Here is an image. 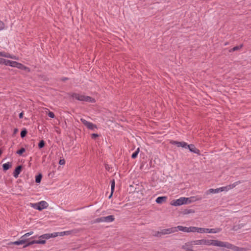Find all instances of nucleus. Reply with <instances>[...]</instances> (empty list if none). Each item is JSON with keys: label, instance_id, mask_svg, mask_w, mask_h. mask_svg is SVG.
I'll use <instances>...</instances> for the list:
<instances>
[{"label": "nucleus", "instance_id": "obj_1", "mask_svg": "<svg viewBox=\"0 0 251 251\" xmlns=\"http://www.w3.org/2000/svg\"><path fill=\"white\" fill-rule=\"evenodd\" d=\"M174 145H176L178 147H181L185 149L188 148L190 151L198 155L201 154L200 150L196 148L193 144L188 145L185 142H177L174 141Z\"/></svg>", "mask_w": 251, "mask_h": 251}, {"label": "nucleus", "instance_id": "obj_2", "mask_svg": "<svg viewBox=\"0 0 251 251\" xmlns=\"http://www.w3.org/2000/svg\"><path fill=\"white\" fill-rule=\"evenodd\" d=\"M51 238V235H50V233H46L43 235H41L39 237V240H32L27 244L23 246V248H25L27 247H28L30 245H32L34 244H45L46 243V240L49 239Z\"/></svg>", "mask_w": 251, "mask_h": 251}, {"label": "nucleus", "instance_id": "obj_3", "mask_svg": "<svg viewBox=\"0 0 251 251\" xmlns=\"http://www.w3.org/2000/svg\"><path fill=\"white\" fill-rule=\"evenodd\" d=\"M71 97L79 101H86L91 103H94L96 102L95 99L91 97L84 96L76 93H72L71 94Z\"/></svg>", "mask_w": 251, "mask_h": 251}, {"label": "nucleus", "instance_id": "obj_4", "mask_svg": "<svg viewBox=\"0 0 251 251\" xmlns=\"http://www.w3.org/2000/svg\"><path fill=\"white\" fill-rule=\"evenodd\" d=\"M32 206L38 210H42L48 206V203L45 201H41L39 202L32 203Z\"/></svg>", "mask_w": 251, "mask_h": 251}, {"label": "nucleus", "instance_id": "obj_5", "mask_svg": "<svg viewBox=\"0 0 251 251\" xmlns=\"http://www.w3.org/2000/svg\"><path fill=\"white\" fill-rule=\"evenodd\" d=\"M173 232V228L161 229L160 231H155L153 235L156 237H161L163 235L170 234Z\"/></svg>", "mask_w": 251, "mask_h": 251}, {"label": "nucleus", "instance_id": "obj_6", "mask_svg": "<svg viewBox=\"0 0 251 251\" xmlns=\"http://www.w3.org/2000/svg\"><path fill=\"white\" fill-rule=\"evenodd\" d=\"M36 237H32L30 238L29 239H23L21 238V237L20 238V239L18 241H15L12 243V244L15 245H20L24 244V246L27 244L28 243L30 242L31 241H29L30 239H33L35 238Z\"/></svg>", "mask_w": 251, "mask_h": 251}, {"label": "nucleus", "instance_id": "obj_7", "mask_svg": "<svg viewBox=\"0 0 251 251\" xmlns=\"http://www.w3.org/2000/svg\"><path fill=\"white\" fill-rule=\"evenodd\" d=\"M80 121L83 123V124L87 126V127L89 129L93 130L94 128H97V126L96 125H94L84 119H81Z\"/></svg>", "mask_w": 251, "mask_h": 251}, {"label": "nucleus", "instance_id": "obj_8", "mask_svg": "<svg viewBox=\"0 0 251 251\" xmlns=\"http://www.w3.org/2000/svg\"><path fill=\"white\" fill-rule=\"evenodd\" d=\"M226 188H223V187L217 188V189H210L206 192V194L208 195L209 194L218 193L220 192L225 191Z\"/></svg>", "mask_w": 251, "mask_h": 251}, {"label": "nucleus", "instance_id": "obj_9", "mask_svg": "<svg viewBox=\"0 0 251 251\" xmlns=\"http://www.w3.org/2000/svg\"><path fill=\"white\" fill-rule=\"evenodd\" d=\"M185 198L181 197L179 199L176 200V201H174V206H179L186 203Z\"/></svg>", "mask_w": 251, "mask_h": 251}, {"label": "nucleus", "instance_id": "obj_10", "mask_svg": "<svg viewBox=\"0 0 251 251\" xmlns=\"http://www.w3.org/2000/svg\"><path fill=\"white\" fill-rule=\"evenodd\" d=\"M203 242L204 245L218 246V240L203 239Z\"/></svg>", "mask_w": 251, "mask_h": 251}, {"label": "nucleus", "instance_id": "obj_11", "mask_svg": "<svg viewBox=\"0 0 251 251\" xmlns=\"http://www.w3.org/2000/svg\"><path fill=\"white\" fill-rule=\"evenodd\" d=\"M218 247H225L227 249H231L233 247V245L228 242L218 241Z\"/></svg>", "mask_w": 251, "mask_h": 251}, {"label": "nucleus", "instance_id": "obj_12", "mask_svg": "<svg viewBox=\"0 0 251 251\" xmlns=\"http://www.w3.org/2000/svg\"><path fill=\"white\" fill-rule=\"evenodd\" d=\"M22 165H20L17 166L13 173V175L14 177H15V178H17L19 176V175L20 174V173L22 172Z\"/></svg>", "mask_w": 251, "mask_h": 251}, {"label": "nucleus", "instance_id": "obj_13", "mask_svg": "<svg viewBox=\"0 0 251 251\" xmlns=\"http://www.w3.org/2000/svg\"><path fill=\"white\" fill-rule=\"evenodd\" d=\"M188 227L185 226H178L176 227H174V232H177L178 230L185 232H188Z\"/></svg>", "mask_w": 251, "mask_h": 251}, {"label": "nucleus", "instance_id": "obj_14", "mask_svg": "<svg viewBox=\"0 0 251 251\" xmlns=\"http://www.w3.org/2000/svg\"><path fill=\"white\" fill-rule=\"evenodd\" d=\"M16 68H17L21 70H25L27 72H29L30 71V69L28 67H27L25 66L23 64L19 62H17V65L16 66Z\"/></svg>", "mask_w": 251, "mask_h": 251}, {"label": "nucleus", "instance_id": "obj_15", "mask_svg": "<svg viewBox=\"0 0 251 251\" xmlns=\"http://www.w3.org/2000/svg\"><path fill=\"white\" fill-rule=\"evenodd\" d=\"M241 183V181H238L234 182L232 184H230V185H227L226 186L223 187V188H226V190H225V191H227L228 190L235 187L237 185H238L239 184H240Z\"/></svg>", "mask_w": 251, "mask_h": 251}, {"label": "nucleus", "instance_id": "obj_16", "mask_svg": "<svg viewBox=\"0 0 251 251\" xmlns=\"http://www.w3.org/2000/svg\"><path fill=\"white\" fill-rule=\"evenodd\" d=\"M167 199V197L165 196H162V197H159L156 198L155 201L158 204H161L163 202H165Z\"/></svg>", "mask_w": 251, "mask_h": 251}, {"label": "nucleus", "instance_id": "obj_17", "mask_svg": "<svg viewBox=\"0 0 251 251\" xmlns=\"http://www.w3.org/2000/svg\"><path fill=\"white\" fill-rule=\"evenodd\" d=\"M104 222H112L114 221L115 218L113 215H109L106 217H103Z\"/></svg>", "mask_w": 251, "mask_h": 251}, {"label": "nucleus", "instance_id": "obj_18", "mask_svg": "<svg viewBox=\"0 0 251 251\" xmlns=\"http://www.w3.org/2000/svg\"><path fill=\"white\" fill-rule=\"evenodd\" d=\"M12 167V163L11 162H7L6 163H4L2 165V169L3 171L6 172L10 168Z\"/></svg>", "mask_w": 251, "mask_h": 251}, {"label": "nucleus", "instance_id": "obj_19", "mask_svg": "<svg viewBox=\"0 0 251 251\" xmlns=\"http://www.w3.org/2000/svg\"><path fill=\"white\" fill-rule=\"evenodd\" d=\"M192 245H191V242L190 243H186L184 246H183V249L186 251H192Z\"/></svg>", "mask_w": 251, "mask_h": 251}, {"label": "nucleus", "instance_id": "obj_20", "mask_svg": "<svg viewBox=\"0 0 251 251\" xmlns=\"http://www.w3.org/2000/svg\"><path fill=\"white\" fill-rule=\"evenodd\" d=\"M185 199H187V200H186L185 204H189L192 202H194L197 200H200L199 199H196L195 197H191L190 198H185Z\"/></svg>", "mask_w": 251, "mask_h": 251}, {"label": "nucleus", "instance_id": "obj_21", "mask_svg": "<svg viewBox=\"0 0 251 251\" xmlns=\"http://www.w3.org/2000/svg\"><path fill=\"white\" fill-rule=\"evenodd\" d=\"M203 243V239L192 241L191 245H202Z\"/></svg>", "mask_w": 251, "mask_h": 251}, {"label": "nucleus", "instance_id": "obj_22", "mask_svg": "<svg viewBox=\"0 0 251 251\" xmlns=\"http://www.w3.org/2000/svg\"><path fill=\"white\" fill-rule=\"evenodd\" d=\"M0 56L5 57L6 58H13V57L8 52H6L4 51L0 52Z\"/></svg>", "mask_w": 251, "mask_h": 251}, {"label": "nucleus", "instance_id": "obj_23", "mask_svg": "<svg viewBox=\"0 0 251 251\" xmlns=\"http://www.w3.org/2000/svg\"><path fill=\"white\" fill-rule=\"evenodd\" d=\"M195 211L192 209H185L182 211V213L184 215L190 213H194Z\"/></svg>", "mask_w": 251, "mask_h": 251}, {"label": "nucleus", "instance_id": "obj_24", "mask_svg": "<svg viewBox=\"0 0 251 251\" xmlns=\"http://www.w3.org/2000/svg\"><path fill=\"white\" fill-rule=\"evenodd\" d=\"M199 227L196 226H190L188 227V232H198Z\"/></svg>", "mask_w": 251, "mask_h": 251}, {"label": "nucleus", "instance_id": "obj_25", "mask_svg": "<svg viewBox=\"0 0 251 251\" xmlns=\"http://www.w3.org/2000/svg\"><path fill=\"white\" fill-rule=\"evenodd\" d=\"M42 178V175L41 173L38 174L37 176H35V182L37 183H39L41 181V179Z\"/></svg>", "mask_w": 251, "mask_h": 251}, {"label": "nucleus", "instance_id": "obj_26", "mask_svg": "<svg viewBox=\"0 0 251 251\" xmlns=\"http://www.w3.org/2000/svg\"><path fill=\"white\" fill-rule=\"evenodd\" d=\"M198 232L199 233H208L209 228L199 227L198 229Z\"/></svg>", "mask_w": 251, "mask_h": 251}, {"label": "nucleus", "instance_id": "obj_27", "mask_svg": "<svg viewBox=\"0 0 251 251\" xmlns=\"http://www.w3.org/2000/svg\"><path fill=\"white\" fill-rule=\"evenodd\" d=\"M73 232L72 230H69L66 231H63L59 232V236L69 235Z\"/></svg>", "mask_w": 251, "mask_h": 251}, {"label": "nucleus", "instance_id": "obj_28", "mask_svg": "<svg viewBox=\"0 0 251 251\" xmlns=\"http://www.w3.org/2000/svg\"><path fill=\"white\" fill-rule=\"evenodd\" d=\"M27 133V131L26 128H23L21 132V137L23 138L25 137Z\"/></svg>", "mask_w": 251, "mask_h": 251}, {"label": "nucleus", "instance_id": "obj_29", "mask_svg": "<svg viewBox=\"0 0 251 251\" xmlns=\"http://www.w3.org/2000/svg\"><path fill=\"white\" fill-rule=\"evenodd\" d=\"M243 47V45H241L239 46H235L233 47V48L231 49L229 51L230 52L235 51L236 50H239V49H241Z\"/></svg>", "mask_w": 251, "mask_h": 251}, {"label": "nucleus", "instance_id": "obj_30", "mask_svg": "<svg viewBox=\"0 0 251 251\" xmlns=\"http://www.w3.org/2000/svg\"><path fill=\"white\" fill-rule=\"evenodd\" d=\"M221 230V229L220 228H209V232L208 233H216L219 232Z\"/></svg>", "mask_w": 251, "mask_h": 251}, {"label": "nucleus", "instance_id": "obj_31", "mask_svg": "<svg viewBox=\"0 0 251 251\" xmlns=\"http://www.w3.org/2000/svg\"><path fill=\"white\" fill-rule=\"evenodd\" d=\"M139 151H140V149H139V148H138L136 150V151L134 152H133L132 153V154L131 155L132 158L135 159V158H136L137 157V155L139 153Z\"/></svg>", "mask_w": 251, "mask_h": 251}, {"label": "nucleus", "instance_id": "obj_32", "mask_svg": "<svg viewBox=\"0 0 251 251\" xmlns=\"http://www.w3.org/2000/svg\"><path fill=\"white\" fill-rule=\"evenodd\" d=\"M25 151L24 148H22L16 151V153L19 155H22L23 153Z\"/></svg>", "mask_w": 251, "mask_h": 251}, {"label": "nucleus", "instance_id": "obj_33", "mask_svg": "<svg viewBox=\"0 0 251 251\" xmlns=\"http://www.w3.org/2000/svg\"><path fill=\"white\" fill-rule=\"evenodd\" d=\"M45 142L43 140H41L38 144V148L41 149L45 147Z\"/></svg>", "mask_w": 251, "mask_h": 251}, {"label": "nucleus", "instance_id": "obj_34", "mask_svg": "<svg viewBox=\"0 0 251 251\" xmlns=\"http://www.w3.org/2000/svg\"><path fill=\"white\" fill-rule=\"evenodd\" d=\"M100 222H104L103 217L97 218L94 220V223H100Z\"/></svg>", "mask_w": 251, "mask_h": 251}, {"label": "nucleus", "instance_id": "obj_35", "mask_svg": "<svg viewBox=\"0 0 251 251\" xmlns=\"http://www.w3.org/2000/svg\"><path fill=\"white\" fill-rule=\"evenodd\" d=\"M231 250L234 251H243V248H240L238 247L235 246L233 245V247H232Z\"/></svg>", "mask_w": 251, "mask_h": 251}, {"label": "nucleus", "instance_id": "obj_36", "mask_svg": "<svg viewBox=\"0 0 251 251\" xmlns=\"http://www.w3.org/2000/svg\"><path fill=\"white\" fill-rule=\"evenodd\" d=\"M33 231H30L29 232H27L23 236H22L21 237V238H23V239H26L25 238L29 236L30 235H32L33 234Z\"/></svg>", "mask_w": 251, "mask_h": 251}, {"label": "nucleus", "instance_id": "obj_37", "mask_svg": "<svg viewBox=\"0 0 251 251\" xmlns=\"http://www.w3.org/2000/svg\"><path fill=\"white\" fill-rule=\"evenodd\" d=\"M17 62L14 61H11L10 60L9 64H8V66L16 67V66L17 65Z\"/></svg>", "mask_w": 251, "mask_h": 251}, {"label": "nucleus", "instance_id": "obj_38", "mask_svg": "<svg viewBox=\"0 0 251 251\" xmlns=\"http://www.w3.org/2000/svg\"><path fill=\"white\" fill-rule=\"evenodd\" d=\"M111 191L112 192H114V188H115V180L114 179H113L112 181H111Z\"/></svg>", "mask_w": 251, "mask_h": 251}, {"label": "nucleus", "instance_id": "obj_39", "mask_svg": "<svg viewBox=\"0 0 251 251\" xmlns=\"http://www.w3.org/2000/svg\"><path fill=\"white\" fill-rule=\"evenodd\" d=\"M48 116L51 118H54L55 117V115L54 113L51 111H49L48 113Z\"/></svg>", "mask_w": 251, "mask_h": 251}, {"label": "nucleus", "instance_id": "obj_40", "mask_svg": "<svg viewBox=\"0 0 251 251\" xmlns=\"http://www.w3.org/2000/svg\"><path fill=\"white\" fill-rule=\"evenodd\" d=\"M50 235H51V237H55L59 235V232H54L53 233H50Z\"/></svg>", "mask_w": 251, "mask_h": 251}, {"label": "nucleus", "instance_id": "obj_41", "mask_svg": "<svg viewBox=\"0 0 251 251\" xmlns=\"http://www.w3.org/2000/svg\"><path fill=\"white\" fill-rule=\"evenodd\" d=\"M10 60H6L4 59H3V63H2V65L4 64L6 66H8V64H9Z\"/></svg>", "mask_w": 251, "mask_h": 251}, {"label": "nucleus", "instance_id": "obj_42", "mask_svg": "<svg viewBox=\"0 0 251 251\" xmlns=\"http://www.w3.org/2000/svg\"><path fill=\"white\" fill-rule=\"evenodd\" d=\"M99 135L97 133H93L91 134V137L93 139H95L97 137H98Z\"/></svg>", "mask_w": 251, "mask_h": 251}, {"label": "nucleus", "instance_id": "obj_43", "mask_svg": "<svg viewBox=\"0 0 251 251\" xmlns=\"http://www.w3.org/2000/svg\"><path fill=\"white\" fill-rule=\"evenodd\" d=\"M59 164L61 165H63L65 164V160L64 159H61L59 161Z\"/></svg>", "mask_w": 251, "mask_h": 251}, {"label": "nucleus", "instance_id": "obj_44", "mask_svg": "<svg viewBox=\"0 0 251 251\" xmlns=\"http://www.w3.org/2000/svg\"><path fill=\"white\" fill-rule=\"evenodd\" d=\"M4 27V23L0 21V30H2Z\"/></svg>", "mask_w": 251, "mask_h": 251}, {"label": "nucleus", "instance_id": "obj_45", "mask_svg": "<svg viewBox=\"0 0 251 251\" xmlns=\"http://www.w3.org/2000/svg\"><path fill=\"white\" fill-rule=\"evenodd\" d=\"M60 79H61V81L64 82L66 80H68L69 78L68 77H62Z\"/></svg>", "mask_w": 251, "mask_h": 251}, {"label": "nucleus", "instance_id": "obj_46", "mask_svg": "<svg viewBox=\"0 0 251 251\" xmlns=\"http://www.w3.org/2000/svg\"><path fill=\"white\" fill-rule=\"evenodd\" d=\"M23 116H24V112H22L19 115V118L22 119L23 118Z\"/></svg>", "mask_w": 251, "mask_h": 251}, {"label": "nucleus", "instance_id": "obj_47", "mask_svg": "<svg viewBox=\"0 0 251 251\" xmlns=\"http://www.w3.org/2000/svg\"><path fill=\"white\" fill-rule=\"evenodd\" d=\"M18 131V129L17 128H15L14 129V131H13V134H15L17 133V132Z\"/></svg>", "mask_w": 251, "mask_h": 251}, {"label": "nucleus", "instance_id": "obj_48", "mask_svg": "<svg viewBox=\"0 0 251 251\" xmlns=\"http://www.w3.org/2000/svg\"><path fill=\"white\" fill-rule=\"evenodd\" d=\"M3 58H0V64H2V63H3Z\"/></svg>", "mask_w": 251, "mask_h": 251}, {"label": "nucleus", "instance_id": "obj_49", "mask_svg": "<svg viewBox=\"0 0 251 251\" xmlns=\"http://www.w3.org/2000/svg\"><path fill=\"white\" fill-rule=\"evenodd\" d=\"M113 192H112V191H111V194H110V195L109 196V198H110L112 197V195H113Z\"/></svg>", "mask_w": 251, "mask_h": 251}, {"label": "nucleus", "instance_id": "obj_50", "mask_svg": "<svg viewBox=\"0 0 251 251\" xmlns=\"http://www.w3.org/2000/svg\"><path fill=\"white\" fill-rule=\"evenodd\" d=\"M233 230H237V228H236V226H234L233 227Z\"/></svg>", "mask_w": 251, "mask_h": 251}, {"label": "nucleus", "instance_id": "obj_51", "mask_svg": "<svg viewBox=\"0 0 251 251\" xmlns=\"http://www.w3.org/2000/svg\"><path fill=\"white\" fill-rule=\"evenodd\" d=\"M2 151L1 149H0V156L2 154Z\"/></svg>", "mask_w": 251, "mask_h": 251}, {"label": "nucleus", "instance_id": "obj_52", "mask_svg": "<svg viewBox=\"0 0 251 251\" xmlns=\"http://www.w3.org/2000/svg\"><path fill=\"white\" fill-rule=\"evenodd\" d=\"M170 204L173 205V201L170 202Z\"/></svg>", "mask_w": 251, "mask_h": 251}, {"label": "nucleus", "instance_id": "obj_53", "mask_svg": "<svg viewBox=\"0 0 251 251\" xmlns=\"http://www.w3.org/2000/svg\"><path fill=\"white\" fill-rule=\"evenodd\" d=\"M170 143H171V144H173V141H171L170 142Z\"/></svg>", "mask_w": 251, "mask_h": 251}]
</instances>
